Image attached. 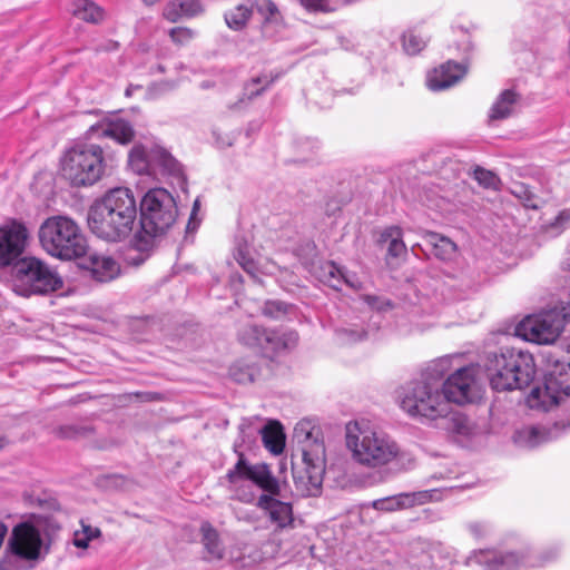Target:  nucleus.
Returning a JSON list of instances; mask_svg holds the SVG:
<instances>
[{"instance_id": "1", "label": "nucleus", "mask_w": 570, "mask_h": 570, "mask_svg": "<svg viewBox=\"0 0 570 570\" xmlns=\"http://www.w3.org/2000/svg\"><path fill=\"white\" fill-rule=\"evenodd\" d=\"M244 442L245 440L242 439L240 442L234 443V452L238 460L225 475L228 490L233 492V499L246 504L254 503L279 529L291 525L294 521L293 505L279 499L282 494L279 480L273 474L267 463H249L245 453L239 450Z\"/></svg>"}, {"instance_id": "2", "label": "nucleus", "mask_w": 570, "mask_h": 570, "mask_svg": "<svg viewBox=\"0 0 570 570\" xmlns=\"http://www.w3.org/2000/svg\"><path fill=\"white\" fill-rule=\"evenodd\" d=\"M87 220L98 238L112 243L126 239L137 220L134 193L127 187L108 190L89 207Z\"/></svg>"}, {"instance_id": "3", "label": "nucleus", "mask_w": 570, "mask_h": 570, "mask_svg": "<svg viewBox=\"0 0 570 570\" xmlns=\"http://www.w3.org/2000/svg\"><path fill=\"white\" fill-rule=\"evenodd\" d=\"M451 360L441 357L432 362L420 380L410 382L403 391L401 407L410 416L436 421L449 413L450 405L441 393V380L451 368Z\"/></svg>"}, {"instance_id": "4", "label": "nucleus", "mask_w": 570, "mask_h": 570, "mask_svg": "<svg viewBox=\"0 0 570 570\" xmlns=\"http://www.w3.org/2000/svg\"><path fill=\"white\" fill-rule=\"evenodd\" d=\"M483 367L490 385L498 392L522 390L530 385L535 375L532 354L514 347L489 352Z\"/></svg>"}, {"instance_id": "5", "label": "nucleus", "mask_w": 570, "mask_h": 570, "mask_svg": "<svg viewBox=\"0 0 570 570\" xmlns=\"http://www.w3.org/2000/svg\"><path fill=\"white\" fill-rule=\"evenodd\" d=\"M346 446L355 462L372 469L387 465L400 455V446L392 436L365 422L346 425Z\"/></svg>"}, {"instance_id": "6", "label": "nucleus", "mask_w": 570, "mask_h": 570, "mask_svg": "<svg viewBox=\"0 0 570 570\" xmlns=\"http://www.w3.org/2000/svg\"><path fill=\"white\" fill-rule=\"evenodd\" d=\"M111 156L94 142L79 141L66 150L61 159L63 177L73 187H91L102 179Z\"/></svg>"}, {"instance_id": "7", "label": "nucleus", "mask_w": 570, "mask_h": 570, "mask_svg": "<svg viewBox=\"0 0 570 570\" xmlns=\"http://www.w3.org/2000/svg\"><path fill=\"white\" fill-rule=\"evenodd\" d=\"M41 247L52 257L72 261L83 257L88 242L79 225L67 216H51L39 228Z\"/></svg>"}, {"instance_id": "8", "label": "nucleus", "mask_w": 570, "mask_h": 570, "mask_svg": "<svg viewBox=\"0 0 570 570\" xmlns=\"http://www.w3.org/2000/svg\"><path fill=\"white\" fill-rule=\"evenodd\" d=\"M295 438L304 443L302 446L303 469L293 465V479L296 490L303 497H316L322 489L325 471V446L323 442L313 436V429L308 430L306 423H298L295 428Z\"/></svg>"}, {"instance_id": "9", "label": "nucleus", "mask_w": 570, "mask_h": 570, "mask_svg": "<svg viewBox=\"0 0 570 570\" xmlns=\"http://www.w3.org/2000/svg\"><path fill=\"white\" fill-rule=\"evenodd\" d=\"M59 530L60 525L47 518H37L33 522L26 521L14 525L8 541L9 554L1 560V570H18L12 562L13 559L39 560L43 547L41 532L49 537Z\"/></svg>"}, {"instance_id": "10", "label": "nucleus", "mask_w": 570, "mask_h": 570, "mask_svg": "<svg viewBox=\"0 0 570 570\" xmlns=\"http://www.w3.org/2000/svg\"><path fill=\"white\" fill-rule=\"evenodd\" d=\"M12 289L20 296L45 295L63 285L58 273L37 257L28 256L11 268Z\"/></svg>"}, {"instance_id": "11", "label": "nucleus", "mask_w": 570, "mask_h": 570, "mask_svg": "<svg viewBox=\"0 0 570 570\" xmlns=\"http://www.w3.org/2000/svg\"><path fill=\"white\" fill-rule=\"evenodd\" d=\"M140 227L150 238L165 234L176 222L178 209L165 188L149 189L140 200Z\"/></svg>"}, {"instance_id": "12", "label": "nucleus", "mask_w": 570, "mask_h": 570, "mask_svg": "<svg viewBox=\"0 0 570 570\" xmlns=\"http://www.w3.org/2000/svg\"><path fill=\"white\" fill-rule=\"evenodd\" d=\"M128 166L138 175H156L158 171L177 180H183V167L165 148L154 145L146 148L135 145L128 155Z\"/></svg>"}, {"instance_id": "13", "label": "nucleus", "mask_w": 570, "mask_h": 570, "mask_svg": "<svg viewBox=\"0 0 570 570\" xmlns=\"http://www.w3.org/2000/svg\"><path fill=\"white\" fill-rule=\"evenodd\" d=\"M563 330L558 314L551 308L525 317L517 327L519 335L537 344L553 343Z\"/></svg>"}, {"instance_id": "14", "label": "nucleus", "mask_w": 570, "mask_h": 570, "mask_svg": "<svg viewBox=\"0 0 570 570\" xmlns=\"http://www.w3.org/2000/svg\"><path fill=\"white\" fill-rule=\"evenodd\" d=\"M29 232L27 226L17 219H9L0 225V267H7L22 259L27 248Z\"/></svg>"}, {"instance_id": "15", "label": "nucleus", "mask_w": 570, "mask_h": 570, "mask_svg": "<svg viewBox=\"0 0 570 570\" xmlns=\"http://www.w3.org/2000/svg\"><path fill=\"white\" fill-rule=\"evenodd\" d=\"M476 381L474 368L464 366L455 370L454 373L441 380V393L446 397V402L465 404L476 397Z\"/></svg>"}, {"instance_id": "16", "label": "nucleus", "mask_w": 570, "mask_h": 570, "mask_svg": "<svg viewBox=\"0 0 570 570\" xmlns=\"http://www.w3.org/2000/svg\"><path fill=\"white\" fill-rule=\"evenodd\" d=\"M570 395V384L563 376L549 373L544 376L543 386L532 389L528 403L530 407L549 410Z\"/></svg>"}, {"instance_id": "17", "label": "nucleus", "mask_w": 570, "mask_h": 570, "mask_svg": "<svg viewBox=\"0 0 570 570\" xmlns=\"http://www.w3.org/2000/svg\"><path fill=\"white\" fill-rule=\"evenodd\" d=\"M484 566L487 570H499L502 567H517L520 564L535 566V562L527 560L525 556L515 552L502 554L495 550L484 549L474 551L466 559V564Z\"/></svg>"}, {"instance_id": "18", "label": "nucleus", "mask_w": 570, "mask_h": 570, "mask_svg": "<svg viewBox=\"0 0 570 570\" xmlns=\"http://www.w3.org/2000/svg\"><path fill=\"white\" fill-rule=\"evenodd\" d=\"M86 136L88 139L111 138L127 145L134 139L135 130L131 124L122 118H108L90 126Z\"/></svg>"}, {"instance_id": "19", "label": "nucleus", "mask_w": 570, "mask_h": 570, "mask_svg": "<svg viewBox=\"0 0 570 570\" xmlns=\"http://www.w3.org/2000/svg\"><path fill=\"white\" fill-rule=\"evenodd\" d=\"M466 70V63L449 60L428 76V87L433 91L448 89L458 83L465 76Z\"/></svg>"}, {"instance_id": "20", "label": "nucleus", "mask_w": 570, "mask_h": 570, "mask_svg": "<svg viewBox=\"0 0 570 570\" xmlns=\"http://www.w3.org/2000/svg\"><path fill=\"white\" fill-rule=\"evenodd\" d=\"M298 342V334L293 330L277 331L266 330L263 336V343L261 346V353L267 357L294 348Z\"/></svg>"}, {"instance_id": "21", "label": "nucleus", "mask_w": 570, "mask_h": 570, "mask_svg": "<svg viewBox=\"0 0 570 570\" xmlns=\"http://www.w3.org/2000/svg\"><path fill=\"white\" fill-rule=\"evenodd\" d=\"M429 491H419L413 493H400L373 501L372 505L375 510L392 512L396 510L412 508L415 504H423L431 499Z\"/></svg>"}, {"instance_id": "22", "label": "nucleus", "mask_w": 570, "mask_h": 570, "mask_svg": "<svg viewBox=\"0 0 570 570\" xmlns=\"http://www.w3.org/2000/svg\"><path fill=\"white\" fill-rule=\"evenodd\" d=\"M559 432L558 424L552 428L529 426L515 432L514 442L521 446L535 448L558 438Z\"/></svg>"}, {"instance_id": "23", "label": "nucleus", "mask_w": 570, "mask_h": 570, "mask_svg": "<svg viewBox=\"0 0 570 570\" xmlns=\"http://www.w3.org/2000/svg\"><path fill=\"white\" fill-rule=\"evenodd\" d=\"M438 426L445 430L448 433L455 438L469 439L473 434V425L471 421L461 412H451L444 416H440Z\"/></svg>"}, {"instance_id": "24", "label": "nucleus", "mask_w": 570, "mask_h": 570, "mask_svg": "<svg viewBox=\"0 0 570 570\" xmlns=\"http://www.w3.org/2000/svg\"><path fill=\"white\" fill-rule=\"evenodd\" d=\"M92 277L101 283L112 281L119 274L118 263L109 256L94 254L90 256Z\"/></svg>"}, {"instance_id": "25", "label": "nucleus", "mask_w": 570, "mask_h": 570, "mask_svg": "<svg viewBox=\"0 0 570 570\" xmlns=\"http://www.w3.org/2000/svg\"><path fill=\"white\" fill-rule=\"evenodd\" d=\"M520 100L519 94L512 89L503 90L494 101L490 110V119L501 120L510 117Z\"/></svg>"}, {"instance_id": "26", "label": "nucleus", "mask_w": 570, "mask_h": 570, "mask_svg": "<svg viewBox=\"0 0 570 570\" xmlns=\"http://www.w3.org/2000/svg\"><path fill=\"white\" fill-rule=\"evenodd\" d=\"M202 543L210 560H222L225 554V548L220 541L217 530L209 523L203 522L200 525Z\"/></svg>"}, {"instance_id": "27", "label": "nucleus", "mask_w": 570, "mask_h": 570, "mask_svg": "<svg viewBox=\"0 0 570 570\" xmlns=\"http://www.w3.org/2000/svg\"><path fill=\"white\" fill-rule=\"evenodd\" d=\"M262 434L264 446L273 454L278 455L285 448V435L278 422H269L257 431Z\"/></svg>"}, {"instance_id": "28", "label": "nucleus", "mask_w": 570, "mask_h": 570, "mask_svg": "<svg viewBox=\"0 0 570 570\" xmlns=\"http://www.w3.org/2000/svg\"><path fill=\"white\" fill-rule=\"evenodd\" d=\"M273 82V79L264 77H256L250 79L244 87L243 96L233 105L229 106L232 110H239L246 107L254 98L261 96Z\"/></svg>"}, {"instance_id": "29", "label": "nucleus", "mask_w": 570, "mask_h": 570, "mask_svg": "<svg viewBox=\"0 0 570 570\" xmlns=\"http://www.w3.org/2000/svg\"><path fill=\"white\" fill-rule=\"evenodd\" d=\"M379 243L386 245L387 255L391 257H400L406 253V246L402 239V230L397 226L385 228L379 238Z\"/></svg>"}, {"instance_id": "30", "label": "nucleus", "mask_w": 570, "mask_h": 570, "mask_svg": "<svg viewBox=\"0 0 570 570\" xmlns=\"http://www.w3.org/2000/svg\"><path fill=\"white\" fill-rule=\"evenodd\" d=\"M426 243L432 247V254L441 261H451L456 255L455 243L438 233H429Z\"/></svg>"}, {"instance_id": "31", "label": "nucleus", "mask_w": 570, "mask_h": 570, "mask_svg": "<svg viewBox=\"0 0 570 570\" xmlns=\"http://www.w3.org/2000/svg\"><path fill=\"white\" fill-rule=\"evenodd\" d=\"M72 14L86 22L98 23L104 19V9L91 0H73Z\"/></svg>"}, {"instance_id": "32", "label": "nucleus", "mask_w": 570, "mask_h": 570, "mask_svg": "<svg viewBox=\"0 0 570 570\" xmlns=\"http://www.w3.org/2000/svg\"><path fill=\"white\" fill-rule=\"evenodd\" d=\"M259 374V367L255 363H249L247 361H237L229 368L230 377L240 384L254 382Z\"/></svg>"}, {"instance_id": "33", "label": "nucleus", "mask_w": 570, "mask_h": 570, "mask_svg": "<svg viewBox=\"0 0 570 570\" xmlns=\"http://www.w3.org/2000/svg\"><path fill=\"white\" fill-rule=\"evenodd\" d=\"M234 257L240 267L255 281L259 282L257 275L258 268L253 259L249 245L246 242H238L234 252Z\"/></svg>"}, {"instance_id": "34", "label": "nucleus", "mask_w": 570, "mask_h": 570, "mask_svg": "<svg viewBox=\"0 0 570 570\" xmlns=\"http://www.w3.org/2000/svg\"><path fill=\"white\" fill-rule=\"evenodd\" d=\"M265 328L256 324H246L238 331V341L250 348L261 351Z\"/></svg>"}, {"instance_id": "35", "label": "nucleus", "mask_w": 570, "mask_h": 570, "mask_svg": "<svg viewBox=\"0 0 570 570\" xmlns=\"http://www.w3.org/2000/svg\"><path fill=\"white\" fill-rule=\"evenodd\" d=\"M252 9L239 4L224 14L225 21L230 29L240 30L247 23Z\"/></svg>"}, {"instance_id": "36", "label": "nucleus", "mask_w": 570, "mask_h": 570, "mask_svg": "<svg viewBox=\"0 0 570 570\" xmlns=\"http://www.w3.org/2000/svg\"><path fill=\"white\" fill-rule=\"evenodd\" d=\"M321 271V278L324 283L335 289H341L345 269L337 266L334 262H326L322 265Z\"/></svg>"}, {"instance_id": "37", "label": "nucleus", "mask_w": 570, "mask_h": 570, "mask_svg": "<svg viewBox=\"0 0 570 570\" xmlns=\"http://www.w3.org/2000/svg\"><path fill=\"white\" fill-rule=\"evenodd\" d=\"M53 433L59 439L78 440L89 436L92 433V429L78 424H65L55 429Z\"/></svg>"}, {"instance_id": "38", "label": "nucleus", "mask_w": 570, "mask_h": 570, "mask_svg": "<svg viewBox=\"0 0 570 570\" xmlns=\"http://www.w3.org/2000/svg\"><path fill=\"white\" fill-rule=\"evenodd\" d=\"M292 305L282 301H266L263 307V314L267 317L279 320L285 316Z\"/></svg>"}, {"instance_id": "39", "label": "nucleus", "mask_w": 570, "mask_h": 570, "mask_svg": "<svg viewBox=\"0 0 570 570\" xmlns=\"http://www.w3.org/2000/svg\"><path fill=\"white\" fill-rule=\"evenodd\" d=\"M473 175L475 180H478V183L484 188L494 190L499 188L500 179L494 173L482 167H476L473 171Z\"/></svg>"}, {"instance_id": "40", "label": "nucleus", "mask_w": 570, "mask_h": 570, "mask_svg": "<svg viewBox=\"0 0 570 570\" xmlns=\"http://www.w3.org/2000/svg\"><path fill=\"white\" fill-rule=\"evenodd\" d=\"M335 333L338 342L343 344L356 343L367 336V333L362 328H338Z\"/></svg>"}, {"instance_id": "41", "label": "nucleus", "mask_w": 570, "mask_h": 570, "mask_svg": "<svg viewBox=\"0 0 570 570\" xmlns=\"http://www.w3.org/2000/svg\"><path fill=\"white\" fill-rule=\"evenodd\" d=\"M511 191L523 202L525 207L531 209H537L539 207L534 194L527 185L515 184Z\"/></svg>"}, {"instance_id": "42", "label": "nucleus", "mask_w": 570, "mask_h": 570, "mask_svg": "<svg viewBox=\"0 0 570 570\" xmlns=\"http://www.w3.org/2000/svg\"><path fill=\"white\" fill-rule=\"evenodd\" d=\"M425 40L412 31L406 32L403 36V47L409 55L419 53L425 47Z\"/></svg>"}, {"instance_id": "43", "label": "nucleus", "mask_w": 570, "mask_h": 570, "mask_svg": "<svg viewBox=\"0 0 570 570\" xmlns=\"http://www.w3.org/2000/svg\"><path fill=\"white\" fill-rule=\"evenodd\" d=\"M363 302L366 303L372 309H375L377 312H387L391 311L394 307V303L384 297L379 295H364L362 297Z\"/></svg>"}, {"instance_id": "44", "label": "nucleus", "mask_w": 570, "mask_h": 570, "mask_svg": "<svg viewBox=\"0 0 570 570\" xmlns=\"http://www.w3.org/2000/svg\"><path fill=\"white\" fill-rule=\"evenodd\" d=\"M256 8L266 21H277L279 11L272 0H257Z\"/></svg>"}, {"instance_id": "45", "label": "nucleus", "mask_w": 570, "mask_h": 570, "mask_svg": "<svg viewBox=\"0 0 570 570\" xmlns=\"http://www.w3.org/2000/svg\"><path fill=\"white\" fill-rule=\"evenodd\" d=\"M170 39L177 45H186L194 37V31L185 27H175L169 31Z\"/></svg>"}, {"instance_id": "46", "label": "nucleus", "mask_w": 570, "mask_h": 570, "mask_svg": "<svg viewBox=\"0 0 570 570\" xmlns=\"http://www.w3.org/2000/svg\"><path fill=\"white\" fill-rule=\"evenodd\" d=\"M179 10L185 17L196 16L202 11V6L198 0H179Z\"/></svg>"}, {"instance_id": "47", "label": "nucleus", "mask_w": 570, "mask_h": 570, "mask_svg": "<svg viewBox=\"0 0 570 570\" xmlns=\"http://www.w3.org/2000/svg\"><path fill=\"white\" fill-rule=\"evenodd\" d=\"M551 311L558 314V317L561 321L563 327L567 323H570V301L559 302L553 307H551Z\"/></svg>"}, {"instance_id": "48", "label": "nucleus", "mask_w": 570, "mask_h": 570, "mask_svg": "<svg viewBox=\"0 0 570 570\" xmlns=\"http://www.w3.org/2000/svg\"><path fill=\"white\" fill-rule=\"evenodd\" d=\"M164 17L170 21V22H176L178 21L181 17H185L181 11L179 10V4L178 2H171L170 4H168L165 10H164Z\"/></svg>"}, {"instance_id": "49", "label": "nucleus", "mask_w": 570, "mask_h": 570, "mask_svg": "<svg viewBox=\"0 0 570 570\" xmlns=\"http://www.w3.org/2000/svg\"><path fill=\"white\" fill-rule=\"evenodd\" d=\"M570 222V210L560 212L550 224L557 232H561L566 225Z\"/></svg>"}, {"instance_id": "50", "label": "nucleus", "mask_w": 570, "mask_h": 570, "mask_svg": "<svg viewBox=\"0 0 570 570\" xmlns=\"http://www.w3.org/2000/svg\"><path fill=\"white\" fill-rule=\"evenodd\" d=\"M468 529L475 539L483 538L490 532L489 527L482 522H471Z\"/></svg>"}, {"instance_id": "51", "label": "nucleus", "mask_w": 570, "mask_h": 570, "mask_svg": "<svg viewBox=\"0 0 570 570\" xmlns=\"http://www.w3.org/2000/svg\"><path fill=\"white\" fill-rule=\"evenodd\" d=\"M90 541L89 537H86L80 530L75 531L72 542L77 548L86 549Z\"/></svg>"}, {"instance_id": "52", "label": "nucleus", "mask_w": 570, "mask_h": 570, "mask_svg": "<svg viewBox=\"0 0 570 570\" xmlns=\"http://www.w3.org/2000/svg\"><path fill=\"white\" fill-rule=\"evenodd\" d=\"M342 283H345L346 285H348L350 287H352L354 289L361 288V282L356 277V275L355 274H351V273H348L346 271L344 272Z\"/></svg>"}, {"instance_id": "53", "label": "nucleus", "mask_w": 570, "mask_h": 570, "mask_svg": "<svg viewBox=\"0 0 570 570\" xmlns=\"http://www.w3.org/2000/svg\"><path fill=\"white\" fill-rule=\"evenodd\" d=\"M302 4L308 10H323L327 0H301Z\"/></svg>"}, {"instance_id": "54", "label": "nucleus", "mask_w": 570, "mask_h": 570, "mask_svg": "<svg viewBox=\"0 0 570 570\" xmlns=\"http://www.w3.org/2000/svg\"><path fill=\"white\" fill-rule=\"evenodd\" d=\"M82 529L80 530L86 537H89V540L96 539L100 537L101 531L98 528H94L89 524L81 523Z\"/></svg>"}, {"instance_id": "55", "label": "nucleus", "mask_w": 570, "mask_h": 570, "mask_svg": "<svg viewBox=\"0 0 570 570\" xmlns=\"http://www.w3.org/2000/svg\"><path fill=\"white\" fill-rule=\"evenodd\" d=\"M108 485L122 487L125 484V478L121 475L112 474L105 478Z\"/></svg>"}, {"instance_id": "56", "label": "nucleus", "mask_w": 570, "mask_h": 570, "mask_svg": "<svg viewBox=\"0 0 570 570\" xmlns=\"http://www.w3.org/2000/svg\"><path fill=\"white\" fill-rule=\"evenodd\" d=\"M153 245L151 239L138 238L136 240V247L140 250H146Z\"/></svg>"}, {"instance_id": "57", "label": "nucleus", "mask_w": 570, "mask_h": 570, "mask_svg": "<svg viewBox=\"0 0 570 570\" xmlns=\"http://www.w3.org/2000/svg\"><path fill=\"white\" fill-rule=\"evenodd\" d=\"M158 87L163 88V89H174L176 87V83L173 82V81H161L157 85Z\"/></svg>"}, {"instance_id": "58", "label": "nucleus", "mask_w": 570, "mask_h": 570, "mask_svg": "<svg viewBox=\"0 0 570 570\" xmlns=\"http://www.w3.org/2000/svg\"><path fill=\"white\" fill-rule=\"evenodd\" d=\"M8 532V528L3 522H0V547L2 546L3 539Z\"/></svg>"}, {"instance_id": "59", "label": "nucleus", "mask_w": 570, "mask_h": 570, "mask_svg": "<svg viewBox=\"0 0 570 570\" xmlns=\"http://www.w3.org/2000/svg\"><path fill=\"white\" fill-rule=\"evenodd\" d=\"M118 43L115 41H108L104 47H101V50H115L117 49Z\"/></svg>"}, {"instance_id": "60", "label": "nucleus", "mask_w": 570, "mask_h": 570, "mask_svg": "<svg viewBox=\"0 0 570 570\" xmlns=\"http://www.w3.org/2000/svg\"><path fill=\"white\" fill-rule=\"evenodd\" d=\"M557 554H558V551H557L556 549H554V550H552V551H551V553H550L549 556H547V557H544V558H543V562H547V561L552 560L554 557H557Z\"/></svg>"}, {"instance_id": "61", "label": "nucleus", "mask_w": 570, "mask_h": 570, "mask_svg": "<svg viewBox=\"0 0 570 570\" xmlns=\"http://www.w3.org/2000/svg\"><path fill=\"white\" fill-rule=\"evenodd\" d=\"M9 441L6 436L0 435V450L4 449L8 445Z\"/></svg>"}, {"instance_id": "62", "label": "nucleus", "mask_w": 570, "mask_h": 570, "mask_svg": "<svg viewBox=\"0 0 570 570\" xmlns=\"http://www.w3.org/2000/svg\"><path fill=\"white\" fill-rule=\"evenodd\" d=\"M247 428H249V426L245 423V421H243V422L240 423V425H239V431H240V433H242V434H245V430H246Z\"/></svg>"}, {"instance_id": "63", "label": "nucleus", "mask_w": 570, "mask_h": 570, "mask_svg": "<svg viewBox=\"0 0 570 570\" xmlns=\"http://www.w3.org/2000/svg\"><path fill=\"white\" fill-rule=\"evenodd\" d=\"M198 207H199V200H198V199H196V200L194 202V206H193V213H191V215H194V214L196 213V210L198 209Z\"/></svg>"}, {"instance_id": "64", "label": "nucleus", "mask_w": 570, "mask_h": 570, "mask_svg": "<svg viewBox=\"0 0 570 570\" xmlns=\"http://www.w3.org/2000/svg\"><path fill=\"white\" fill-rule=\"evenodd\" d=\"M157 69H158L159 72H164L165 71V67L161 66V65H158Z\"/></svg>"}]
</instances>
